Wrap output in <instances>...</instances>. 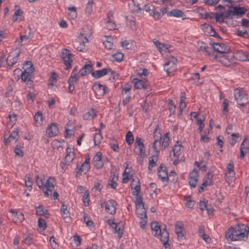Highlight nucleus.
Here are the masks:
<instances>
[{"label": "nucleus", "instance_id": "obj_39", "mask_svg": "<svg viewBox=\"0 0 249 249\" xmlns=\"http://www.w3.org/2000/svg\"><path fill=\"white\" fill-rule=\"evenodd\" d=\"M142 10L148 12L151 16L152 13L155 10V6L150 3L145 4L142 8Z\"/></svg>", "mask_w": 249, "mask_h": 249}, {"label": "nucleus", "instance_id": "obj_24", "mask_svg": "<svg viewBox=\"0 0 249 249\" xmlns=\"http://www.w3.org/2000/svg\"><path fill=\"white\" fill-rule=\"evenodd\" d=\"M132 82L134 84V86L137 89H147V85L145 84L143 80L139 79L138 78H134Z\"/></svg>", "mask_w": 249, "mask_h": 249}, {"label": "nucleus", "instance_id": "obj_55", "mask_svg": "<svg viewBox=\"0 0 249 249\" xmlns=\"http://www.w3.org/2000/svg\"><path fill=\"white\" fill-rule=\"evenodd\" d=\"M94 3L93 0H89L86 5L85 11L86 13L90 14L92 11V4Z\"/></svg>", "mask_w": 249, "mask_h": 249}, {"label": "nucleus", "instance_id": "obj_48", "mask_svg": "<svg viewBox=\"0 0 249 249\" xmlns=\"http://www.w3.org/2000/svg\"><path fill=\"white\" fill-rule=\"evenodd\" d=\"M210 31H209V33L210 36L215 37L219 39H222V38L220 36L216 33L212 25H209Z\"/></svg>", "mask_w": 249, "mask_h": 249}, {"label": "nucleus", "instance_id": "obj_1", "mask_svg": "<svg viewBox=\"0 0 249 249\" xmlns=\"http://www.w3.org/2000/svg\"><path fill=\"white\" fill-rule=\"evenodd\" d=\"M249 227L245 224H237L230 228L225 232V237L228 241L245 240L248 238Z\"/></svg>", "mask_w": 249, "mask_h": 249}, {"label": "nucleus", "instance_id": "obj_22", "mask_svg": "<svg viewBox=\"0 0 249 249\" xmlns=\"http://www.w3.org/2000/svg\"><path fill=\"white\" fill-rule=\"evenodd\" d=\"M247 11V9L244 7H232V16H236L237 18L242 17Z\"/></svg>", "mask_w": 249, "mask_h": 249}, {"label": "nucleus", "instance_id": "obj_3", "mask_svg": "<svg viewBox=\"0 0 249 249\" xmlns=\"http://www.w3.org/2000/svg\"><path fill=\"white\" fill-rule=\"evenodd\" d=\"M215 58L222 65L229 67L234 63L233 55L228 56L226 53H218L215 55Z\"/></svg>", "mask_w": 249, "mask_h": 249}, {"label": "nucleus", "instance_id": "obj_32", "mask_svg": "<svg viewBox=\"0 0 249 249\" xmlns=\"http://www.w3.org/2000/svg\"><path fill=\"white\" fill-rule=\"evenodd\" d=\"M57 78V74L55 72H53L49 79V83L48 85L49 88H51L54 85V83H56Z\"/></svg>", "mask_w": 249, "mask_h": 249}, {"label": "nucleus", "instance_id": "obj_46", "mask_svg": "<svg viewBox=\"0 0 249 249\" xmlns=\"http://www.w3.org/2000/svg\"><path fill=\"white\" fill-rule=\"evenodd\" d=\"M158 126H157L153 132L154 140L157 141H160L161 139V134L160 131H158Z\"/></svg>", "mask_w": 249, "mask_h": 249}, {"label": "nucleus", "instance_id": "obj_28", "mask_svg": "<svg viewBox=\"0 0 249 249\" xmlns=\"http://www.w3.org/2000/svg\"><path fill=\"white\" fill-rule=\"evenodd\" d=\"M96 116V111L93 108H91L90 110L83 115V119L85 120H89L93 119Z\"/></svg>", "mask_w": 249, "mask_h": 249}, {"label": "nucleus", "instance_id": "obj_42", "mask_svg": "<svg viewBox=\"0 0 249 249\" xmlns=\"http://www.w3.org/2000/svg\"><path fill=\"white\" fill-rule=\"evenodd\" d=\"M83 218L84 222L86 223L88 227H91L93 226V222L90 220L88 214L85 213H84Z\"/></svg>", "mask_w": 249, "mask_h": 249}, {"label": "nucleus", "instance_id": "obj_21", "mask_svg": "<svg viewBox=\"0 0 249 249\" xmlns=\"http://www.w3.org/2000/svg\"><path fill=\"white\" fill-rule=\"evenodd\" d=\"M160 241L163 244V247L164 249H170V246L168 243L169 233L167 231H163L161 237L160 238Z\"/></svg>", "mask_w": 249, "mask_h": 249}, {"label": "nucleus", "instance_id": "obj_57", "mask_svg": "<svg viewBox=\"0 0 249 249\" xmlns=\"http://www.w3.org/2000/svg\"><path fill=\"white\" fill-rule=\"evenodd\" d=\"M153 42L160 53L163 51V48L165 46L164 44L161 43L159 41L156 39H153Z\"/></svg>", "mask_w": 249, "mask_h": 249}, {"label": "nucleus", "instance_id": "obj_5", "mask_svg": "<svg viewBox=\"0 0 249 249\" xmlns=\"http://www.w3.org/2000/svg\"><path fill=\"white\" fill-rule=\"evenodd\" d=\"M210 44L213 47L214 50L218 52L219 53H227L231 50L229 46L224 43H219L210 41Z\"/></svg>", "mask_w": 249, "mask_h": 249}, {"label": "nucleus", "instance_id": "obj_31", "mask_svg": "<svg viewBox=\"0 0 249 249\" xmlns=\"http://www.w3.org/2000/svg\"><path fill=\"white\" fill-rule=\"evenodd\" d=\"M54 181V178L50 177L46 181L44 184L45 189L46 188L47 191L51 192L54 189V185L53 182Z\"/></svg>", "mask_w": 249, "mask_h": 249}, {"label": "nucleus", "instance_id": "obj_38", "mask_svg": "<svg viewBox=\"0 0 249 249\" xmlns=\"http://www.w3.org/2000/svg\"><path fill=\"white\" fill-rule=\"evenodd\" d=\"M125 141L128 145H131L134 142V137L130 131H128L126 134Z\"/></svg>", "mask_w": 249, "mask_h": 249}, {"label": "nucleus", "instance_id": "obj_25", "mask_svg": "<svg viewBox=\"0 0 249 249\" xmlns=\"http://www.w3.org/2000/svg\"><path fill=\"white\" fill-rule=\"evenodd\" d=\"M19 54H20V51H18V53H16L15 55L13 57V58L12 59V61H11V60L9 59V58L11 56V54L9 55L8 57L6 59L7 64V69H9V70L11 68L12 66L17 62V61L18 60V57L19 55Z\"/></svg>", "mask_w": 249, "mask_h": 249}, {"label": "nucleus", "instance_id": "obj_53", "mask_svg": "<svg viewBox=\"0 0 249 249\" xmlns=\"http://www.w3.org/2000/svg\"><path fill=\"white\" fill-rule=\"evenodd\" d=\"M31 75L28 73L26 71L22 72L21 74V78L24 82L30 81Z\"/></svg>", "mask_w": 249, "mask_h": 249}, {"label": "nucleus", "instance_id": "obj_20", "mask_svg": "<svg viewBox=\"0 0 249 249\" xmlns=\"http://www.w3.org/2000/svg\"><path fill=\"white\" fill-rule=\"evenodd\" d=\"M89 64H85L83 68L79 71V72L81 76H84L87 73H90L92 71L93 65L91 64L90 61L88 62Z\"/></svg>", "mask_w": 249, "mask_h": 249}, {"label": "nucleus", "instance_id": "obj_14", "mask_svg": "<svg viewBox=\"0 0 249 249\" xmlns=\"http://www.w3.org/2000/svg\"><path fill=\"white\" fill-rule=\"evenodd\" d=\"M106 205V212L111 215L114 214L116 213L117 203L115 200L111 199L108 201Z\"/></svg>", "mask_w": 249, "mask_h": 249}, {"label": "nucleus", "instance_id": "obj_33", "mask_svg": "<svg viewBox=\"0 0 249 249\" xmlns=\"http://www.w3.org/2000/svg\"><path fill=\"white\" fill-rule=\"evenodd\" d=\"M63 63L65 66V69L69 70L71 67V63L73 61L71 56H67L66 57L62 58Z\"/></svg>", "mask_w": 249, "mask_h": 249}, {"label": "nucleus", "instance_id": "obj_11", "mask_svg": "<svg viewBox=\"0 0 249 249\" xmlns=\"http://www.w3.org/2000/svg\"><path fill=\"white\" fill-rule=\"evenodd\" d=\"M9 212L11 213L12 220L14 223H21L24 219L23 213L17 210L11 209Z\"/></svg>", "mask_w": 249, "mask_h": 249}, {"label": "nucleus", "instance_id": "obj_37", "mask_svg": "<svg viewBox=\"0 0 249 249\" xmlns=\"http://www.w3.org/2000/svg\"><path fill=\"white\" fill-rule=\"evenodd\" d=\"M227 173L226 174H231L232 177H234L235 172L234 171V166L232 160H230L227 166Z\"/></svg>", "mask_w": 249, "mask_h": 249}, {"label": "nucleus", "instance_id": "obj_27", "mask_svg": "<svg viewBox=\"0 0 249 249\" xmlns=\"http://www.w3.org/2000/svg\"><path fill=\"white\" fill-rule=\"evenodd\" d=\"M182 147L181 142L177 141L173 148V154L175 157H178L180 155L181 149Z\"/></svg>", "mask_w": 249, "mask_h": 249}, {"label": "nucleus", "instance_id": "obj_61", "mask_svg": "<svg viewBox=\"0 0 249 249\" xmlns=\"http://www.w3.org/2000/svg\"><path fill=\"white\" fill-rule=\"evenodd\" d=\"M236 33L238 36H245L249 35L248 32L245 29H243L242 30L239 29H237Z\"/></svg>", "mask_w": 249, "mask_h": 249}, {"label": "nucleus", "instance_id": "obj_7", "mask_svg": "<svg viewBox=\"0 0 249 249\" xmlns=\"http://www.w3.org/2000/svg\"><path fill=\"white\" fill-rule=\"evenodd\" d=\"M134 146V152L136 154L145 153V146L143 142V140L139 137L136 138Z\"/></svg>", "mask_w": 249, "mask_h": 249}, {"label": "nucleus", "instance_id": "obj_50", "mask_svg": "<svg viewBox=\"0 0 249 249\" xmlns=\"http://www.w3.org/2000/svg\"><path fill=\"white\" fill-rule=\"evenodd\" d=\"M36 183L38 187L42 189L43 191L45 190V186L43 185V180L41 178H39V175H37L36 177Z\"/></svg>", "mask_w": 249, "mask_h": 249}, {"label": "nucleus", "instance_id": "obj_26", "mask_svg": "<svg viewBox=\"0 0 249 249\" xmlns=\"http://www.w3.org/2000/svg\"><path fill=\"white\" fill-rule=\"evenodd\" d=\"M36 213L38 215H43L46 218H48L50 214L48 213V211L47 209H45L43 206L41 205H39L36 208Z\"/></svg>", "mask_w": 249, "mask_h": 249}, {"label": "nucleus", "instance_id": "obj_15", "mask_svg": "<svg viewBox=\"0 0 249 249\" xmlns=\"http://www.w3.org/2000/svg\"><path fill=\"white\" fill-rule=\"evenodd\" d=\"M198 172L196 169H194L191 172L189 173V184L191 187L195 188L196 186V183L197 182Z\"/></svg>", "mask_w": 249, "mask_h": 249}, {"label": "nucleus", "instance_id": "obj_56", "mask_svg": "<svg viewBox=\"0 0 249 249\" xmlns=\"http://www.w3.org/2000/svg\"><path fill=\"white\" fill-rule=\"evenodd\" d=\"M190 198H191V196H188L185 199L186 200V203L185 204V205L188 208H193L194 207V206H195V201L192 200Z\"/></svg>", "mask_w": 249, "mask_h": 249}, {"label": "nucleus", "instance_id": "obj_12", "mask_svg": "<svg viewBox=\"0 0 249 249\" xmlns=\"http://www.w3.org/2000/svg\"><path fill=\"white\" fill-rule=\"evenodd\" d=\"M59 132L58 127L56 123H52L48 125L46 129V133L49 137L56 136Z\"/></svg>", "mask_w": 249, "mask_h": 249}, {"label": "nucleus", "instance_id": "obj_8", "mask_svg": "<svg viewBox=\"0 0 249 249\" xmlns=\"http://www.w3.org/2000/svg\"><path fill=\"white\" fill-rule=\"evenodd\" d=\"M151 229L153 231V235L155 236L161 237V234L163 231H167L166 226L164 228L161 229L159 223L157 221H153L151 223Z\"/></svg>", "mask_w": 249, "mask_h": 249}, {"label": "nucleus", "instance_id": "obj_43", "mask_svg": "<svg viewBox=\"0 0 249 249\" xmlns=\"http://www.w3.org/2000/svg\"><path fill=\"white\" fill-rule=\"evenodd\" d=\"M103 139L101 133H96L94 136V143L95 145H99Z\"/></svg>", "mask_w": 249, "mask_h": 249}, {"label": "nucleus", "instance_id": "obj_13", "mask_svg": "<svg viewBox=\"0 0 249 249\" xmlns=\"http://www.w3.org/2000/svg\"><path fill=\"white\" fill-rule=\"evenodd\" d=\"M130 187L131 189L133 190L132 192V195L138 196L141 190V185L139 179L137 178V180H136L135 179L132 178L130 183Z\"/></svg>", "mask_w": 249, "mask_h": 249}, {"label": "nucleus", "instance_id": "obj_30", "mask_svg": "<svg viewBox=\"0 0 249 249\" xmlns=\"http://www.w3.org/2000/svg\"><path fill=\"white\" fill-rule=\"evenodd\" d=\"M23 68L24 69V71L28 72V73L31 75L35 70L32 63L30 61H26V64L24 65Z\"/></svg>", "mask_w": 249, "mask_h": 249}, {"label": "nucleus", "instance_id": "obj_36", "mask_svg": "<svg viewBox=\"0 0 249 249\" xmlns=\"http://www.w3.org/2000/svg\"><path fill=\"white\" fill-rule=\"evenodd\" d=\"M68 10L70 11L69 13V16L71 19H74L77 17L76 8L74 6L69 7Z\"/></svg>", "mask_w": 249, "mask_h": 249}, {"label": "nucleus", "instance_id": "obj_58", "mask_svg": "<svg viewBox=\"0 0 249 249\" xmlns=\"http://www.w3.org/2000/svg\"><path fill=\"white\" fill-rule=\"evenodd\" d=\"M222 111L223 112V114H225L228 112L229 100L227 99H225L224 100L222 104Z\"/></svg>", "mask_w": 249, "mask_h": 249}, {"label": "nucleus", "instance_id": "obj_45", "mask_svg": "<svg viewBox=\"0 0 249 249\" xmlns=\"http://www.w3.org/2000/svg\"><path fill=\"white\" fill-rule=\"evenodd\" d=\"M22 14V12L21 11L20 9L17 10L13 16V19L14 21H18L21 20V14Z\"/></svg>", "mask_w": 249, "mask_h": 249}, {"label": "nucleus", "instance_id": "obj_6", "mask_svg": "<svg viewBox=\"0 0 249 249\" xmlns=\"http://www.w3.org/2000/svg\"><path fill=\"white\" fill-rule=\"evenodd\" d=\"M66 152L67 154L64 159V160L60 163V166L63 170H65L67 168L68 165L72 162L74 158V155L73 153L71 154V149L69 147L67 148Z\"/></svg>", "mask_w": 249, "mask_h": 249}, {"label": "nucleus", "instance_id": "obj_52", "mask_svg": "<svg viewBox=\"0 0 249 249\" xmlns=\"http://www.w3.org/2000/svg\"><path fill=\"white\" fill-rule=\"evenodd\" d=\"M124 56V54L121 53H117L112 55L114 60L118 62H121L122 61Z\"/></svg>", "mask_w": 249, "mask_h": 249}, {"label": "nucleus", "instance_id": "obj_35", "mask_svg": "<svg viewBox=\"0 0 249 249\" xmlns=\"http://www.w3.org/2000/svg\"><path fill=\"white\" fill-rule=\"evenodd\" d=\"M43 115L40 111H37L34 116V119L36 125H41L43 121Z\"/></svg>", "mask_w": 249, "mask_h": 249}, {"label": "nucleus", "instance_id": "obj_17", "mask_svg": "<svg viewBox=\"0 0 249 249\" xmlns=\"http://www.w3.org/2000/svg\"><path fill=\"white\" fill-rule=\"evenodd\" d=\"M102 154L100 152H97L93 157V164L97 169H101L103 166V162L102 160Z\"/></svg>", "mask_w": 249, "mask_h": 249}, {"label": "nucleus", "instance_id": "obj_16", "mask_svg": "<svg viewBox=\"0 0 249 249\" xmlns=\"http://www.w3.org/2000/svg\"><path fill=\"white\" fill-rule=\"evenodd\" d=\"M107 88L106 86H103L99 83H95L93 85V89L94 90L97 95L102 96L106 92V89Z\"/></svg>", "mask_w": 249, "mask_h": 249}, {"label": "nucleus", "instance_id": "obj_60", "mask_svg": "<svg viewBox=\"0 0 249 249\" xmlns=\"http://www.w3.org/2000/svg\"><path fill=\"white\" fill-rule=\"evenodd\" d=\"M240 149H242V150H243L246 151H248L249 149L247 142V138L246 137L244 138L243 141L241 143Z\"/></svg>", "mask_w": 249, "mask_h": 249}, {"label": "nucleus", "instance_id": "obj_23", "mask_svg": "<svg viewBox=\"0 0 249 249\" xmlns=\"http://www.w3.org/2000/svg\"><path fill=\"white\" fill-rule=\"evenodd\" d=\"M136 210V213L138 217L141 219H147L146 215V210L144 208V205L142 206H137Z\"/></svg>", "mask_w": 249, "mask_h": 249}, {"label": "nucleus", "instance_id": "obj_19", "mask_svg": "<svg viewBox=\"0 0 249 249\" xmlns=\"http://www.w3.org/2000/svg\"><path fill=\"white\" fill-rule=\"evenodd\" d=\"M111 71L110 68H105L101 70H96L91 73V76L94 78L98 79L106 75L108 72Z\"/></svg>", "mask_w": 249, "mask_h": 249}, {"label": "nucleus", "instance_id": "obj_47", "mask_svg": "<svg viewBox=\"0 0 249 249\" xmlns=\"http://www.w3.org/2000/svg\"><path fill=\"white\" fill-rule=\"evenodd\" d=\"M204 121V118L203 117V116H202L201 118H199L197 119L196 124L199 126L198 130H199V132L202 131L204 126V124H203Z\"/></svg>", "mask_w": 249, "mask_h": 249}, {"label": "nucleus", "instance_id": "obj_51", "mask_svg": "<svg viewBox=\"0 0 249 249\" xmlns=\"http://www.w3.org/2000/svg\"><path fill=\"white\" fill-rule=\"evenodd\" d=\"M61 215L63 217V218H67L68 217V211L67 210V206L65 204H62L61 207Z\"/></svg>", "mask_w": 249, "mask_h": 249}, {"label": "nucleus", "instance_id": "obj_62", "mask_svg": "<svg viewBox=\"0 0 249 249\" xmlns=\"http://www.w3.org/2000/svg\"><path fill=\"white\" fill-rule=\"evenodd\" d=\"M107 223L110 227H111L113 231V232H114V231H115V230L118 225V224L115 223L114 221L111 219L107 220Z\"/></svg>", "mask_w": 249, "mask_h": 249}, {"label": "nucleus", "instance_id": "obj_54", "mask_svg": "<svg viewBox=\"0 0 249 249\" xmlns=\"http://www.w3.org/2000/svg\"><path fill=\"white\" fill-rule=\"evenodd\" d=\"M161 145L160 141H157L155 140L153 143L152 147L154 151L158 153L160 151V147Z\"/></svg>", "mask_w": 249, "mask_h": 249}, {"label": "nucleus", "instance_id": "obj_18", "mask_svg": "<svg viewBox=\"0 0 249 249\" xmlns=\"http://www.w3.org/2000/svg\"><path fill=\"white\" fill-rule=\"evenodd\" d=\"M167 16L180 18L182 20L186 18V15L181 10L178 9H172L169 11L167 13Z\"/></svg>", "mask_w": 249, "mask_h": 249}, {"label": "nucleus", "instance_id": "obj_40", "mask_svg": "<svg viewBox=\"0 0 249 249\" xmlns=\"http://www.w3.org/2000/svg\"><path fill=\"white\" fill-rule=\"evenodd\" d=\"M18 128H15L9 136V138L11 140L13 139L15 142H17L18 139Z\"/></svg>", "mask_w": 249, "mask_h": 249}, {"label": "nucleus", "instance_id": "obj_63", "mask_svg": "<svg viewBox=\"0 0 249 249\" xmlns=\"http://www.w3.org/2000/svg\"><path fill=\"white\" fill-rule=\"evenodd\" d=\"M109 145L110 148L115 152H119V147L117 141L115 142H109Z\"/></svg>", "mask_w": 249, "mask_h": 249}, {"label": "nucleus", "instance_id": "obj_59", "mask_svg": "<svg viewBox=\"0 0 249 249\" xmlns=\"http://www.w3.org/2000/svg\"><path fill=\"white\" fill-rule=\"evenodd\" d=\"M224 12H221L220 13H216L215 14V20L217 22H223V19L224 18L223 17Z\"/></svg>", "mask_w": 249, "mask_h": 249}, {"label": "nucleus", "instance_id": "obj_2", "mask_svg": "<svg viewBox=\"0 0 249 249\" xmlns=\"http://www.w3.org/2000/svg\"><path fill=\"white\" fill-rule=\"evenodd\" d=\"M177 58L172 56L164 64V70L168 75H172L177 70Z\"/></svg>", "mask_w": 249, "mask_h": 249}, {"label": "nucleus", "instance_id": "obj_41", "mask_svg": "<svg viewBox=\"0 0 249 249\" xmlns=\"http://www.w3.org/2000/svg\"><path fill=\"white\" fill-rule=\"evenodd\" d=\"M213 181H209V182H208L206 179H203V182L201 184V186L198 187V191L199 193H202L204 191V186H211L213 185Z\"/></svg>", "mask_w": 249, "mask_h": 249}, {"label": "nucleus", "instance_id": "obj_34", "mask_svg": "<svg viewBox=\"0 0 249 249\" xmlns=\"http://www.w3.org/2000/svg\"><path fill=\"white\" fill-rule=\"evenodd\" d=\"M5 96L8 98L9 100L11 101L13 98V87L11 85H9L6 89L5 93Z\"/></svg>", "mask_w": 249, "mask_h": 249}, {"label": "nucleus", "instance_id": "obj_64", "mask_svg": "<svg viewBox=\"0 0 249 249\" xmlns=\"http://www.w3.org/2000/svg\"><path fill=\"white\" fill-rule=\"evenodd\" d=\"M71 51L67 49H63L61 52V58L67 56H71Z\"/></svg>", "mask_w": 249, "mask_h": 249}, {"label": "nucleus", "instance_id": "obj_44", "mask_svg": "<svg viewBox=\"0 0 249 249\" xmlns=\"http://www.w3.org/2000/svg\"><path fill=\"white\" fill-rule=\"evenodd\" d=\"M240 135L238 133H232L231 134V139H229V142L230 144L232 146L234 145L235 143L237 142L236 139L239 138Z\"/></svg>", "mask_w": 249, "mask_h": 249}, {"label": "nucleus", "instance_id": "obj_49", "mask_svg": "<svg viewBox=\"0 0 249 249\" xmlns=\"http://www.w3.org/2000/svg\"><path fill=\"white\" fill-rule=\"evenodd\" d=\"M38 226L43 231L45 230L47 228L45 220L41 217L39 218L38 219Z\"/></svg>", "mask_w": 249, "mask_h": 249}, {"label": "nucleus", "instance_id": "obj_10", "mask_svg": "<svg viewBox=\"0 0 249 249\" xmlns=\"http://www.w3.org/2000/svg\"><path fill=\"white\" fill-rule=\"evenodd\" d=\"M233 58L241 61H249V53L242 50L236 51L233 53Z\"/></svg>", "mask_w": 249, "mask_h": 249}, {"label": "nucleus", "instance_id": "obj_4", "mask_svg": "<svg viewBox=\"0 0 249 249\" xmlns=\"http://www.w3.org/2000/svg\"><path fill=\"white\" fill-rule=\"evenodd\" d=\"M234 95L238 105L244 107L246 101L248 100V95L245 92L239 89H236L234 90Z\"/></svg>", "mask_w": 249, "mask_h": 249}, {"label": "nucleus", "instance_id": "obj_9", "mask_svg": "<svg viewBox=\"0 0 249 249\" xmlns=\"http://www.w3.org/2000/svg\"><path fill=\"white\" fill-rule=\"evenodd\" d=\"M158 176L162 182H167L169 180L167 167L163 164H161L158 169Z\"/></svg>", "mask_w": 249, "mask_h": 249}, {"label": "nucleus", "instance_id": "obj_29", "mask_svg": "<svg viewBox=\"0 0 249 249\" xmlns=\"http://www.w3.org/2000/svg\"><path fill=\"white\" fill-rule=\"evenodd\" d=\"M158 159V155L157 154L154 155L149 158L148 166V169L149 170H151L152 168L156 165Z\"/></svg>", "mask_w": 249, "mask_h": 249}]
</instances>
